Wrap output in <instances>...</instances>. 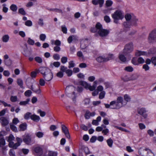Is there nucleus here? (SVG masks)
Masks as SVG:
<instances>
[{
    "label": "nucleus",
    "mask_w": 156,
    "mask_h": 156,
    "mask_svg": "<svg viewBox=\"0 0 156 156\" xmlns=\"http://www.w3.org/2000/svg\"><path fill=\"white\" fill-rule=\"evenodd\" d=\"M104 1V0H93L92 2L93 5H95L99 4L100 7H101L103 5Z\"/></svg>",
    "instance_id": "16"
},
{
    "label": "nucleus",
    "mask_w": 156,
    "mask_h": 156,
    "mask_svg": "<svg viewBox=\"0 0 156 156\" xmlns=\"http://www.w3.org/2000/svg\"><path fill=\"white\" fill-rule=\"evenodd\" d=\"M32 93V92L30 90H28L25 92L24 95L26 96L30 97L31 96Z\"/></svg>",
    "instance_id": "49"
},
{
    "label": "nucleus",
    "mask_w": 156,
    "mask_h": 156,
    "mask_svg": "<svg viewBox=\"0 0 156 156\" xmlns=\"http://www.w3.org/2000/svg\"><path fill=\"white\" fill-rule=\"evenodd\" d=\"M105 94V92L104 91H102L99 95V98L100 99H102L104 98Z\"/></svg>",
    "instance_id": "52"
},
{
    "label": "nucleus",
    "mask_w": 156,
    "mask_h": 156,
    "mask_svg": "<svg viewBox=\"0 0 156 156\" xmlns=\"http://www.w3.org/2000/svg\"><path fill=\"white\" fill-rule=\"evenodd\" d=\"M76 84L81 85L84 87L85 88L89 89L91 91H93L95 89L92 86H90V84L84 81H79L77 83H76Z\"/></svg>",
    "instance_id": "5"
},
{
    "label": "nucleus",
    "mask_w": 156,
    "mask_h": 156,
    "mask_svg": "<svg viewBox=\"0 0 156 156\" xmlns=\"http://www.w3.org/2000/svg\"><path fill=\"white\" fill-rule=\"evenodd\" d=\"M121 79L124 82H126L129 81H130V77H129L128 76H126L124 77H122Z\"/></svg>",
    "instance_id": "46"
},
{
    "label": "nucleus",
    "mask_w": 156,
    "mask_h": 156,
    "mask_svg": "<svg viewBox=\"0 0 156 156\" xmlns=\"http://www.w3.org/2000/svg\"><path fill=\"white\" fill-rule=\"evenodd\" d=\"M4 62L5 65L7 66H10L12 64V61L10 59L4 60Z\"/></svg>",
    "instance_id": "35"
},
{
    "label": "nucleus",
    "mask_w": 156,
    "mask_h": 156,
    "mask_svg": "<svg viewBox=\"0 0 156 156\" xmlns=\"http://www.w3.org/2000/svg\"><path fill=\"white\" fill-rule=\"evenodd\" d=\"M42 72V74L44 79L47 81L51 80L53 77V74L50 69L45 67L41 70Z\"/></svg>",
    "instance_id": "1"
},
{
    "label": "nucleus",
    "mask_w": 156,
    "mask_h": 156,
    "mask_svg": "<svg viewBox=\"0 0 156 156\" xmlns=\"http://www.w3.org/2000/svg\"><path fill=\"white\" fill-rule=\"evenodd\" d=\"M138 63V65L140 64H143L145 62L144 60L142 58L140 57L137 59Z\"/></svg>",
    "instance_id": "47"
},
{
    "label": "nucleus",
    "mask_w": 156,
    "mask_h": 156,
    "mask_svg": "<svg viewBox=\"0 0 156 156\" xmlns=\"http://www.w3.org/2000/svg\"><path fill=\"white\" fill-rule=\"evenodd\" d=\"M67 61V58L66 57H63L61 59V62L63 64H65L66 63Z\"/></svg>",
    "instance_id": "58"
},
{
    "label": "nucleus",
    "mask_w": 156,
    "mask_h": 156,
    "mask_svg": "<svg viewBox=\"0 0 156 156\" xmlns=\"http://www.w3.org/2000/svg\"><path fill=\"white\" fill-rule=\"evenodd\" d=\"M46 38V36L45 34H42L40 35V39L42 41H44Z\"/></svg>",
    "instance_id": "56"
},
{
    "label": "nucleus",
    "mask_w": 156,
    "mask_h": 156,
    "mask_svg": "<svg viewBox=\"0 0 156 156\" xmlns=\"http://www.w3.org/2000/svg\"><path fill=\"white\" fill-rule=\"evenodd\" d=\"M19 122V121L17 118H14L12 120V124L16 125Z\"/></svg>",
    "instance_id": "63"
},
{
    "label": "nucleus",
    "mask_w": 156,
    "mask_h": 156,
    "mask_svg": "<svg viewBox=\"0 0 156 156\" xmlns=\"http://www.w3.org/2000/svg\"><path fill=\"white\" fill-rule=\"evenodd\" d=\"M27 43L29 44L33 45L34 44V40L31 39L30 38H29L27 41Z\"/></svg>",
    "instance_id": "55"
},
{
    "label": "nucleus",
    "mask_w": 156,
    "mask_h": 156,
    "mask_svg": "<svg viewBox=\"0 0 156 156\" xmlns=\"http://www.w3.org/2000/svg\"><path fill=\"white\" fill-rule=\"evenodd\" d=\"M9 39V37L7 34L3 36L2 37V40L3 42H7Z\"/></svg>",
    "instance_id": "30"
},
{
    "label": "nucleus",
    "mask_w": 156,
    "mask_h": 156,
    "mask_svg": "<svg viewBox=\"0 0 156 156\" xmlns=\"http://www.w3.org/2000/svg\"><path fill=\"white\" fill-rule=\"evenodd\" d=\"M106 58L102 56H99L96 58V60L99 62H106Z\"/></svg>",
    "instance_id": "26"
},
{
    "label": "nucleus",
    "mask_w": 156,
    "mask_h": 156,
    "mask_svg": "<svg viewBox=\"0 0 156 156\" xmlns=\"http://www.w3.org/2000/svg\"><path fill=\"white\" fill-rule=\"evenodd\" d=\"M31 119L34 121L37 122L39 121L40 118L39 116L35 114H33L31 116Z\"/></svg>",
    "instance_id": "20"
},
{
    "label": "nucleus",
    "mask_w": 156,
    "mask_h": 156,
    "mask_svg": "<svg viewBox=\"0 0 156 156\" xmlns=\"http://www.w3.org/2000/svg\"><path fill=\"white\" fill-rule=\"evenodd\" d=\"M10 9L13 12H16L17 9V6L15 4H12L10 7Z\"/></svg>",
    "instance_id": "34"
},
{
    "label": "nucleus",
    "mask_w": 156,
    "mask_h": 156,
    "mask_svg": "<svg viewBox=\"0 0 156 156\" xmlns=\"http://www.w3.org/2000/svg\"><path fill=\"white\" fill-rule=\"evenodd\" d=\"M6 5L5 4H4L2 5L3 9L2 11L5 13H6L8 11V9L6 7Z\"/></svg>",
    "instance_id": "53"
},
{
    "label": "nucleus",
    "mask_w": 156,
    "mask_h": 156,
    "mask_svg": "<svg viewBox=\"0 0 156 156\" xmlns=\"http://www.w3.org/2000/svg\"><path fill=\"white\" fill-rule=\"evenodd\" d=\"M48 10L49 11H52L55 12H57L58 13H62V10L59 9H48Z\"/></svg>",
    "instance_id": "29"
},
{
    "label": "nucleus",
    "mask_w": 156,
    "mask_h": 156,
    "mask_svg": "<svg viewBox=\"0 0 156 156\" xmlns=\"http://www.w3.org/2000/svg\"><path fill=\"white\" fill-rule=\"evenodd\" d=\"M136 33V31L135 30H132L129 32L128 35L129 37L130 38L133 36Z\"/></svg>",
    "instance_id": "42"
},
{
    "label": "nucleus",
    "mask_w": 156,
    "mask_h": 156,
    "mask_svg": "<svg viewBox=\"0 0 156 156\" xmlns=\"http://www.w3.org/2000/svg\"><path fill=\"white\" fill-rule=\"evenodd\" d=\"M9 154L10 156H15V153L13 149H11L9 152Z\"/></svg>",
    "instance_id": "54"
},
{
    "label": "nucleus",
    "mask_w": 156,
    "mask_h": 156,
    "mask_svg": "<svg viewBox=\"0 0 156 156\" xmlns=\"http://www.w3.org/2000/svg\"><path fill=\"white\" fill-rule=\"evenodd\" d=\"M32 115L31 113L27 112L24 114V119L26 120H28L30 118L31 119V116Z\"/></svg>",
    "instance_id": "31"
},
{
    "label": "nucleus",
    "mask_w": 156,
    "mask_h": 156,
    "mask_svg": "<svg viewBox=\"0 0 156 156\" xmlns=\"http://www.w3.org/2000/svg\"><path fill=\"white\" fill-rule=\"evenodd\" d=\"M134 16L133 15H131L130 14L127 13L125 15V18L126 21H131Z\"/></svg>",
    "instance_id": "23"
},
{
    "label": "nucleus",
    "mask_w": 156,
    "mask_h": 156,
    "mask_svg": "<svg viewBox=\"0 0 156 156\" xmlns=\"http://www.w3.org/2000/svg\"><path fill=\"white\" fill-rule=\"evenodd\" d=\"M130 21L132 23V26H136L137 25L138 20L136 18L135 16H134V17L132 18Z\"/></svg>",
    "instance_id": "22"
},
{
    "label": "nucleus",
    "mask_w": 156,
    "mask_h": 156,
    "mask_svg": "<svg viewBox=\"0 0 156 156\" xmlns=\"http://www.w3.org/2000/svg\"><path fill=\"white\" fill-rule=\"evenodd\" d=\"M104 20L107 23H109L110 22V19L109 17L107 16H104Z\"/></svg>",
    "instance_id": "62"
},
{
    "label": "nucleus",
    "mask_w": 156,
    "mask_h": 156,
    "mask_svg": "<svg viewBox=\"0 0 156 156\" xmlns=\"http://www.w3.org/2000/svg\"><path fill=\"white\" fill-rule=\"evenodd\" d=\"M124 70L127 72H130L133 71V69L132 66H128L125 68Z\"/></svg>",
    "instance_id": "37"
},
{
    "label": "nucleus",
    "mask_w": 156,
    "mask_h": 156,
    "mask_svg": "<svg viewBox=\"0 0 156 156\" xmlns=\"http://www.w3.org/2000/svg\"><path fill=\"white\" fill-rule=\"evenodd\" d=\"M135 55L137 56H139L141 55L147 56V52L137 50L136 52Z\"/></svg>",
    "instance_id": "19"
},
{
    "label": "nucleus",
    "mask_w": 156,
    "mask_h": 156,
    "mask_svg": "<svg viewBox=\"0 0 156 156\" xmlns=\"http://www.w3.org/2000/svg\"><path fill=\"white\" fill-rule=\"evenodd\" d=\"M35 135L38 138H40L43 137L44 134L42 132H38L35 133Z\"/></svg>",
    "instance_id": "27"
},
{
    "label": "nucleus",
    "mask_w": 156,
    "mask_h": 156,
    "mask_svg": "<svg viewBox=\"0 0 156 156\" xmlns=\"http://www.w3.org/2000/svg\"><path fill=\"white\" fill-rule=\"evenodd\" d=\"M113 4V2L111 0H107L106 1L105 5L107 7H110Z\"/></svg>",
    "instance_id": "41"
},
{
    "label": "nucleus",
    "mask_w": 156,
    "mask_h": 156,
    "mask_svg": "<svg viewBox=\"0 0 156 156\" xmlns=\"http://www.w3.org/2000/svg\"><path fill=\"white\" fill-rule=\"evenodd\" d=\"M37 112L40 113V115L42 117H44L46 115V113L42 111L40 109L38 110Z\"/></svg>",
    "instance_id": "57"
},
{
    "label": "nucleus",
    "mask_w": 156,
    "mask_h": 156,
    "mask_svg": "<svg viewBox=\"0 0 156 156\" xmlns=\"http://www.w3.org/2000/svg\"><path fill=\"white\" fill-rule=\"evenodd\" d=\"M0 122L2 126H5L7 125L9 123L7 119L5 117H1L0 118Z\"/></svg>",
    "instance_id": "15"
},
{
    "label": "nucleus",
    "mask_w": 156,
    "mask_h": 156,
    "mask_svg": "<svg viewBox=\"0 0 156 156\" xmlns=\"http://www.w3.org/2000/svg\"><path fill=\"white\" fill-rule=\"evenodd\" d=\"M27 125L26 123H23L20 125L19 130L20 131H24L27 129Z\"/></svg>",
    "instance_id": "18"
},
{
    "label": "nucleus",
    "mask_w": 156,
    "mask_h": 156,
    "mask_svg": "<svg viewBox=\"0 0 156 156\" xmlns=\"http://www.w3.org/2000/svg\"><path fill=\"white\" fill-rule=\"evenodd\" d=\"M114 58L113 55L112 54H109L108 57L106 58V60L107 61L108 60H110L112 59H113Z\"/></svg>",
    "instance_id": "59"
},
{
    "label": "nucleus",
    "mask_w": 156,
    "mask_h": 156,
    "mask_svg": "<svg viewBox=\"0 0 156 156\" xmlns=\"http://www.w3.org/2000/svg\"><path fill=\"white\" fill-rule=\"evenodd\" d=\"M34 59L36 62L39 63H42V60L41 58L40 57H36Z\"/></svg>",
    "instance_id": "45"
},
{
    "label": "nucleus",
    "mask_w": 156,
    "mask_h": 156,
    "mask_svg": "<svg viewBox=\"0 0 156 156\" xmlns=\"http://www.w3.org/2000/svg\"><path fill=\"white\" fill-rule=\"evenodd\" d=\"M5 144V139L3 138H0V148L2 146H4Z\"/></svg>",
    "instance_id": "36"
},
{
    "label": "nucleus",
    "mask_w": 156,
    "mask_h": 156,
    "mask_svg": "<svg viewBox=\"0 0 156 156\" xmlns=\"http://www.w3.org/2000/svg\"><path fill=\"white\" fill-rule=\"evenodd\" d=\"M74 87L72 86H68L65 89V93L67 96L71 98L73 101H75L76 98V95L74 91Z\"/></svg>",
    "instance_id": "2"
},
{
    "label": "nucleus",
    "mask_w": 156,
    "mask_h": 156,
    "mask_svg": "<svg viewBox=\"0 0 156 156\" xmlns=\"http://www.w3.org/2000/svg\"><path fill=\"white\" fill-rule=\"evenodd\" d=\"M123 27L125 28H130L132 26V23L130 21H126L123 23Z\"/></svg>",
    "instance_id": "21"
},
{
    "label": "nucleus",
    "mask_w": 156,
    "mask_h": 156,
    "mask_svg": "<svg viewBox=\"0 0 156 156\" xmlns=\"http://www.w3.org/2000/svg\"><path fill=\"white\" fill-rule=\"evenodd\" d=\"M35 152L37 154V155L40 156L43 153L42 149L40 147H35L34 149Z\"/></svg>",
    "instance_id": "17"
},
{
    "label": "nucleus",
    "mask_w": 156,
    "mask_h": 156,
    "mask_svg": "<svg viewBox=\"0 0 156 156\" xmlns=\"http://www.w3.org/2000/svg\"><path fill=\"white\" fill-rule=\"evenodd\" d=\"M18 13L22 15H25L26 14V12L24 9L23 8H20L18 9Z\"/></svg>",
    "instance_id": "40"
},
{
    "label": "nucleus",
    "mask_w": 156,
    "mask_h": 156,
    "mask_svg": "<svg viewBox=\"0 0 156 156\" xmlns=\"http://www.w3.org/2000/svg\"><path fill=\"white\" fill-rule=\"evenodd\" d=\"M137 112L139 114L142 115L144 118H146L147 117V115L146 113V111L144 108H141L138 109Z\"/></svg>",
    "instance_id": "14"
},
{
    "label": "nucleus",
    "mask_w": 156,
    "mask_h": 156,
    "mask_svg": "<svg viewBox=\"0 0 156 156\" xmlns=\"http://www.w3.org/2000/svg\"><path fill=\"white\" fill-rule=\"evenodd\" d=\"M115 101L117 103H121L122 105H123V98L121 97H118Z\"/></svg>",
    "instance_id": "39"
},
{
    "label": "nucleus",
    "mask_w": 156,
    "mask_h": 156,
    "mask_svg": "<svg viewBox=\"0 0 156 156\" xmlns=\"http://www.w3.org/2000/svg\"><path fill=\"white\" fill-rule=\"evenodd\" d=\"M61 128L62 132L64 133L66 137L68 139H70V136L67 128L64 125H62Z\"/></svg>",
    "instance_id": "10"
},
{
    "label": "nucleus",
    "mask_w": 156,
    "mask_h": 156,
    "mask_svg": "<svg viewBox=\"0 0 156 156\" xmlns=\"http://www.w3.org/2000/svg\"><path fill=\"white\" fill-rule=\"evenodd\" d=\"M57 153L56 152L49 151L48 153V156H57Z\"/></svg>",
    "instance_id": "44"
},
{
    "label": "nucleus",
    "mask_w": 156,
    "mask_h": 156,
    "mask_svg": "<svg viewBox=\"0 0 156 156\" xmlns=\"http://www.w3.org/2000/svg\"><path fill=\"white\" fill-rule=\"evenodd\" d=\"M25 24L28 27H31L32 25V23L30 20H27L25 22Z\"/></svg>",
    "instance_id": "51"
},
{
    "label": "nucleus",
    "mask_w": 156,
    "mask_h": 156,
    "mask_svg": "<svg viewBox=\"0 0 156 156\" xmlns=\"http://www.w3.org/2000/svg\"><path fill=\"white\" fill-rule=\"evenodd\" d=\"M122 53H120L119 55V58L120 60L122 62H124L126 61V58L124 55V54Z\"/></svg>",
    "instance_id": "24"
},
{
    "label": "nucleus",
    "mask_w": 156,
    "mask_h": 156,
    "mask_svg": "<svg viewBox=\"0 0 156 156\" xmlns=\"http://www.w3.org/2000/svg\"><path fill=\"white\" fill-rule=\"evenodd\" d=\"M148 39L150 42H156V29L153 30L150 33Z\"/></svg>",
    "instance_id": "6"
},
{
    "label": "nucleus",
    "mask_w": 156,
    "mask_h": 156,
    "mask_svg": "<svg viewBox=\"0 0 156 156\" xmlns=\"http://www.w3.org/2000/svg\"><path fill=\"white\" fill-rule=\"evenodd\" d=\"M66 73L69 76H71L72 74V71L70 69H67L66 71Z\"/></svg>",
    "instance_id": "60"
},
{
    "label": "nucleus",
    "mask_w": 156,
    "mask_h": 156,
    "mask_svg": "<svg viewBox=\"0 0 156 156\" xmlns=\"http://www.w3.org/2000/svg\"><path fill=\"white\" fill-rule=\"evenodd\" d=\"M110 105H115L114 107H112L111 106V109H119L122 107L123 105H122L121 103L116 102V101H111L110 102Z\"/></svg>",
    "instance_id": "11"
},
{
    "label": "nucleus",
    "mask_w": 156,
    "mask_h": 156,
    "mask_svg": "<svg viewBox=\"0 0 156 156\" xmlns=\"http://www.w3.org/2000/svg\"><path fill=\"white\" fill-rule=\"evenodd\" d=\"M10 100L12 102H15L17 101V98L16 96H11Z\"/></svg>",
    "instance_id": "50"
},
{
    "label": "nucleus",
    "mask_w": 156,
    "mask_h": 156,
    "mask_svg": "<svg viewBox=\"0 0 156 156\" xmlns=\"http://www.w3.org/2000/svg\"><path fill=\"white\" fill-rule=\"evenodd\" d=\"M109 30L103 29L102 27L100 28L98 30V33L99 35L101 37H105L107 36L109 33Z\"/></svg>",
    "instance_id": "7"
},
{
    "label": "nucleus",
    "mask_w": 156,
    "mask_h": 156,
    "mask_svg": "<svg viewBox=\"0 0 156 156\" xmlns=\"http://www.w3.org/2000/svg\"><path fill=\"white\" fill-rule=\"evenodd\" d=\"M102 27V26L99 23H97L95 25V27H92L90 29V31L93 33H95L97 32L98 33V30L100 28Z\"/></svg>",
    "instance_id": "13"
},
{
    "label": "nucleus",
    "mask_w": 156,
    "mask_h": 156,
    "mask_svg": "<svg viewBox=\"0 0 156 156\" xmlns=\"http://www.w3.org/2000/svg\"><path fill=\"white\" fill-rule=\"evenodd\" d=\"M133 49V46L132 42H129L126 44L124 48L122 51V53L125 55H128L131 53Z\"/></svg>",
    "instance_id": "3"
},
{
    "label": "nucleus",
    "mask_w": 156,
    "mask_h": 156,
    "mask_svg": "<svg viewBox=\"0 0 156 156\" xmlns=\"http://www.w3.org/2000/svg\"><path fill=\"white\" fill-rule=\"evenodd\" d=\"M30 88L34 92H35L37 94H39L41 93V90L39 88L37 90H35L34 89V88L33 87V85H31V87Z\"/></svg>",
    "instance_id": "43"
},
{
    "label": "nucleus",
    "mask_w": 156,
    "mask_h": 156,
    "mask_svg": "<svg viewBox=\"0 0 156 156\" xmlns=\"http://www.w3.org/2000/svg\"><path fill=\"white\" fill-rule=\"evenodd\" d=\"M147 56L152 54H155L156 53V49L155 48H151L147 52Z\"/></svg>",
    "instance_id": "25"
},
{
    "label": "nucleus",
    "mask_w": 156,
    "mask_h": 156,
    "mask_svg": "<svg viewBox=\"0 0 156 156\" xmlns=\"http://www.w3.org/2000/svg\"><path fill=\"white\" fill-rule=\"evenodd\" d=\"M14 138H15L13 135L12 134H10L8 137L7 141L8 142H11L14 140Z\"/></svg>",
    "instance_id": "61"
},
{
    "label": "nucleus",
    "mask_w": 156,
    "mask_h": 156,
    "mask_svg": "<svg viewBox=\"0 0 156 156\" xmlns=\"http://www.w3.org/2000/svg\"><path fill=\"white\" fill-rule=\"evenodd\" d=\"M17 84L21 88H23V81L22 79H18L17 80Z\"/></svg>",
    "instance_id": "33"
},
{
    "label": "nucleus",
    "mask_w": 156,
    "mask_h": 156,
    "mask_svg": "<svg viewBox=\"0 0 156 156\" xmlns=\"http://www.w3.org/2000/svg\"><path fill=\"white\" fill-rule=\"evenodd\" d=\"M10 127L11 130L14 132H17L18 131L17 127L12 123L10 124Z\"/></svg>",
    "instance_id": "28"
},
{
    "label": "nucleus",
    "mask_w": 156,
    "mask_h": 156,
    "mask_svg": "<svg viewBox=\"0 0 156 156\" xmlns=\"http://www.w3.org/2000/svg\"><path fill=\"white\" fill-rule=\"evenodd\" d=\"M151 62L154 66H156V56L152 57L151 58Z\"/></svg>",
    "instance_id": "64"
},
{
    "label": "nucleus",
    "mask_w": 156,
    "mask_h": 156,
    "mask_svg": "<svg viewBox=\"0 0 156 156\" xmlns=\"http://www.w3.org/2000/svg\"><path fill=\"white\" fill-rule=\"evenodd\" d=\"M84 116L86 119H89L90 117V112L88 110L86 111Z\"/></svg>",
    "instance_id": "48"
},
{
    "label": "nucleus",
    "mask_w": 156,
    "mask_h": 156,
    "mask_svg": "<svg viewBox=\"0 0 156 156\" xmlns=\"http://www.w3.org/2000/svg\"><path fill=\"white\" fill-rule=\"evenodd\" d=\"M23 141L27 144L30 145L31 144L32 140L30 136L27 134L23 139Z\"/></svg>",
    "instance_id": "12"
},
{
    "label": "nucleus",
    "mask_w": 156,
    "mask_h": 156,
    "mask_svg": "<svg viewBox=\"0 0 156 156\" xmlns=\"http://www.w3.org/2000/svg\"><path fill=\"white\" fill-rule=\"evenodd\" d=\"M138 152L139 154L142 156H146L147 155V153H150V149L147 148H140L139 149Z\"/></svg>",
    "instance_id": "8"
},
{
    "label": "nucleus",
    "mask_w": 156,
    "mask_h": 156,
    "mask_svg": "<svg viewBox=\"0 0 156 156\" xmlns=\"http://www.w3.org/2000/svg\"><path fill=\"white\" fill-rule=\"evenodd\" d=\"M30 101L29 98H27L26 101H21L20 102L19 104L21 105H26L28 104L29 102Z\"/></svg>",
    "instance_id": "32"
},
{
    "label": "nucleus",
    "mask_w": 156,
    "mask_h": 156,
    "mask_svg": "<svg viewBox=\"0 0 156 156\" xmlns=\"http://www.w3.org/2000/svg\"><path fill=\"white\" fill-rule=\"evenodd\" d=\"M123 13V12L122 11L118 9L112 15V17L113 19L122 20L124 17Z\"/></svg>",
    "instance_id": "4"
},
{
    "label": "nucleus",
    "mask_w": 156,
    "mask_h": 156,
    "mask_svg": "<svg viewBox=\"0 0 156 156\" xmlns=\"http://www.w3.org/2000/svg\"><path fill=\"white\" fill-rule=\"evenodd\" d=\"M107 143L108 145L110 147H112L113 143V141L111 139L109 138L107 140Z\"/></svg>",
    "instance_id": "38"
},
{
    "label": "nucleus",
    "mask_w": 156,
    "mask_h": 156,
    "mask_svg": "<svg viewBox=\"0 0 156 156\" xmlns=\"http://www.w3.org/2000/svg\"><path fill=\"white\" fill-rule=\"evenodd\" d=\"M89 41L87 39H83L80 42V48L81 49H85L88 46Z\"/></svg>",
    "instance_id": "9"
}]
</instances>
